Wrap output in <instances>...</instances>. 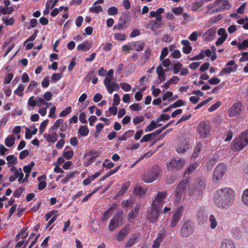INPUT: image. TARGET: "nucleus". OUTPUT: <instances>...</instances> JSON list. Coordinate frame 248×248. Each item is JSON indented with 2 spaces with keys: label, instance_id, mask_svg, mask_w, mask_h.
Here are the masks:
<instances>
[{
  "label": "nucleus",
  "instance_id": "f257e3e1",
  "mask_svg": "<svg viewBox=\"0 0 248 248\" xmlns=\"http://www.w3.org/2000/svg\"><path fill=\"white\" fill-rule=\"evenodd\" d=\"M218 208H227L235 200V193L231 188L225 187L218 190Z\"/></svg>",
  "mask_w": 248,
  "mask_h": 248
},
{
  "label": "nucleus",
  "instance_id": "f03ea898",
  "mask_svg": "<svg viewBox=\"0 0 248 248\" xmlns=\"http://www.w3.org/2000/svg\"><path fill=\"white\" fill-rule=\"evenodd\" d=\"M161 172L160 167L158 166L153 167L142 175V180L146 183H153L160 178Z\"/></svg>",
  "mask_w": 248,
  "mask_h": 248
},
{
  "label": "nucleus",
  "instance_id": "7ed1b4c3",
  "mask_svg": "<svg viewBox=\"0 0 248 248\" xmlns=\"http://www.w3.org/2000/svg\"><path fill=\"white\" fill-rule=\"evenodd\" d=\"M113 70H109L107 73L108 76L104 80V84L109 93H112L114 90H118L120 88L119 84L115 80L111 81L113 75Z\"/></svg>",
  "mask_w": 248,
  "mask_h": 248
},
{
  "label": "nucleus",
  "instance_id": "20e7f679",
  "mask_svg": "<svg viewBox=\"0 0 248 248\" xmlns=\"http://www.w3.org/2000/svg\"><path fill=\"white\" fill-rule=\"evenodd\" d=\"M187 179L183 180L179 183L177 187H176L175 190L174 201L176 204L180 202L182 198V194L186 191V188L187 186Z\"/></svg>",
  "mask_w": 248,
  "mask_h": 248
},
{
  "label": "nucleus",
  "instance_id": "39448f33",
  "mask_svg": "<svg viewBox=\"0 0 248 248\" xmlns=\"http://www.w3.org/2000/svg\"><path fill=\"white\" fill-rule=\"evenodd\" d=\"M161 209L153 205L148 208L147 211L146 218L151 223H155L157 222Z\"/></svg>",
  "mask_w": 248,
  "mask_h": 248
},
{
  "label": "nucleus",
  "instance_id": "423d86ee",
  "mask_svg": "<svg viewBox=\"0 0 248 248\" xmlns=\"http://www.w3.org/2000/svg\"><path fill=\"white\" fill-rule=\"evenodd\" d=\"M204 182L201 180H197L192 187L188 191V195L190 196H199L202 193L204 189Z\"/></svg>",
  "mask_w": 248,
  "mask_h": 248
},
{
  "label": "nucleus",
  "instance_id": "0eeeda50",
  "mask_svg": "<svg viewBox=\"0 0 248 248\" xmlns=\"http://www.w3.org/2000/svg\"><path fill=\"white\" fill-rule=\"evenodd\" d=\"M185 164V160L182 159L171 158L166 162V166L169 170H179Z\"/></svg>",
  "mask_w": 248,
  "mask_h": 248
},
{
  "label": "nucleus",
  "instance_id": "6e6552de",
  "mask_svg": "<svg viewBox=\"0 0 248 248\" xmlns=\"http://www.w3.org/2000/svg\"><path fill=\"white\" fill-rule=\"evenodd\" d=\"M194 231V223L188 220L182 225L180 234L182 237H188L193 233Z\"/></svg>",
  "mask_w": 248,
  "mask_h": 248
},
{
  "label": "nucleus",
  "instance_id": "1a4fd4ad",
  "mask_svg": "<svg viewBox=\"0 0 248 248\" xmlns=\"http://www.w3.org/2000/svg\"><path fill=\"white\" fill-rule=\"evenodd\" d=\"M243 135H240L233 140L232 150L234 151L242 150L247 145V142L244 139Z\"/></svg>",
  "mask_w": 248,
  "mask_h": 248
},
{
  "label": "nucleus",
  "instance_id": "9d476101",
  "mask_svg": "<svg viewBox=\"0 0 248 248\" xmlns=\"http://www.w3.org/2000/svg\"><path fill=\"white\" fill-rule=\"evenodd\" d=\"M123 223V212L121 215H115L110 220L108 225V229L112 232L117 228L121 226Z\"/></svg>",
  "mask_w": 248,
  "mask_h": 248
},
{
  "label": "nucleus",
  "instance_id": "9b49d317",
  "mask_svg": "<svg viewBox=\"0 0 248 248\" xmlns=\"http://www.w3.org/2000/svg\"><path fill=\"white\" fill-rule=\"evenodd\" d=\"M184 207L183 206H179L175 210L172 216L170 226L173 228L178 223L181 217L182 216Z\"/></svg>",
  "mask_w": 248,
  "mask_h": 248
},
{
  "label": "nucleus",
  "instance_id": "f8f14e48",
  "mask_svg": "<svg viewBox=\"0 0 248 248\" xmlns=\"http://www.w3.org/2000/svg\"><path fill=\"white\" fill-rule=\"evenodd\" d=\"M167 197V193L164 191H159L155 197V200L152 203V205L161 209L165 199Z\"/></svg>",
  "mask_w": 248,
  "mask_h": 248
},
{
  "label": "nucleus",
  "instance_id": "ddd939ff",
  "mask_svg": "<svg viewBox=\"0 0 248 248\" xmlns=\"http://www.w3.org/2000/svg\"><path fill=\"white\" fill-rule=\"evenodd\" d=\"M198 131L202 137L205 138L210 133V126L206 123H202L198 126Z\"/></svg>",
  "mask_w": 248,
  "mask_h": 248
},
{
  "label": "nucleus",
  "instance_id": "4468645a",
  "mask_svg": "<svg viewBox=\"0 0 248 248\" xmlns=\"http://www.w3.org/2000/svg\"><path fill=\"white\" fill-rule=\"evenodd\" d=\"M208 214L204 209H200L197 213V219L200 225L204 224L207 220Z\"/></svg>",
  "mask_w": 248,
  "mask_h": 248
},
{
  "label": "nucleus",
  "instance_id": "2eb2a0df",
  "mask_svg": "<svg viewBox=\"0 0 248 248\" xmlns=\"http://www.w3.org/2000/svg\"><path fill=\"white\" fill-rule=\"evenodd\" d=\"M242 104L239 102L234 103L229 111L230 117H234L240 114L242 110Z\"/></svg>",
  "mask_w": 248,
  "mask_h": 248
},
{
  "label": "nucleus",
  "instance_id": "dca6fc26",
  "mask_svg": "<svg viewBox=\"0 0 248 248\" xmlns=\"http://www.w3.org/2000/svg\"><path fill=\"white\" fill-rule=\"evenodd\" d=\"M191 147V145L186 140H184L177 145L176 150L178 153L183 154Z\"/></svg>",
  "mask_w": 248,
  "mask_h": 248
},
{
  "label": "nucleus",
  "instance_id": "f3484780",
  "mask_svg": "<svg viewBox=\"0 0 248 248\" xmlns=\"http://www.w3.org/2000/svg\"><path fill=\"white\" fill-rule=\"evenodd\" d=\"M140 239V234H134L125 243V247L127 248L132 247L135 244L138 243Z\"/></svg>",
  "mask_w": 248,
  "mask_h": 248
},
{
  "label": "nucleus",
  "instance_id": "a211bd4d",
  "mask_svg": "<svg viewBox=\"0 0 248 248\" xmlns=\"http://www.w3.org/2000/svg\"><path fill=\"white\" fill-rule=\"evenodd\" d=\"M229 0H218V12L229 10L231 7Z\"/></svg>",
  "mask_w": 248,
  "mask_h": 248
},
{
  "label": "nucleus",
  "instance_id": "6ab92c4d",
  "mask_svg": "<svg viewBox=\"0 0 248 248\" xmlns=\"http://www.w3.org/2000/svg\"><path fill=\"white\" fill-rule=\"evenodd\" d=\"M227 170V165L224 163L218 164V180L221 179Z\"/></svg>",
  "mask_w": 248,
  "mask_h": 248
},
{
  "label": "nucleus",
  "instance_id": "aec40b11",
  "mask_svg": "<svg viewBox=\"0 0 248 248\" xmlns=\"http://www.w3.org/2000/svg\"><path fill=\"white\" fill-rule=\"evenodd\" d=\"M129 225H127L124 228L122 229L118 233L117 239L121 241H123L124 238L128 234L129 230Z\"/></svg>",
  "mask_w": 248,
  "mask_h": 248
},
{
  "label": "nucleus",
  "instance_id": "412c9836",
  "mask_svg": "<svg viewBox=\"0 0 248 248\" xmlns=\"http://www.w3.org/2000/svg\"><path fill=\"white\" fill-rule=\"evenodd\" d=\"M91 46H92L91 42L87 41H85L78 46L77 49L78 51H87L90 50Z\"/></svg>",
  "mask_w": 248,
  "mask_h": 248
},
{
  "label": "nucleus",
  "instance_id": "4be33fe9",
  "mask_svg": "<svg viewBox=\"0 0 248 248\" xmlns=\"http://www.w3.org/2000/svg\"><path fill=\"white\" fill-rule=\"evenodd\" d=\"M220 248H235V247L232 240L225 239L221 243Z\"/></svg>",
  "mask_w": 248,
  "mask_h": 248
},
{
  "label": "nucleus",
  "instance_id": "5701e85b",
  "mask_svg": "<svg viewBox=\"0 0 248 248\" xmlns=\"http://www.w3.org/2000/svg\"><path fill=\"white\" fill-rule=\"evenodd\" d=\"M133 49H135L137 51H140L143 50L145 44L140 41H136L132 42Z\"/></svg>",
  "mask_w": 248,
  "mask_h": 248
},
{
  "label": "nucleus",
  "instance_id": "b1692460",
  "mask_svg": "<svg viewBox=\"0 0 248 248\" xmlns=\"http://www.w3.org/2000/svg\"><path fill=\"white\" fill-rule=\"evenodd\" d=\"M232 234L234 238L239 239L243 237V233L239 228H235L232 229Z\"/></svg>",
  "mask_w": 248,
  "mask_h": 248
},
{
  "label": "nucleus",
  "instance_id": "393cba45",
  "mask_svg": "<svg viewBox=\"0 0 248 248\" xmlns=\"http://www.w3.org/2000/svg\"><path fill=\"white\" fill-rule=\"evenodd\" d=\"M78 173V172L77 170L70 172L69 174L66 175L65 177L62 179L61 181L62 183L63 184H66L71 179L75 177V175Z\"/></svg>",
  "mask_w": 248,
  "mask_h": 248
},
{
  "label": "nucleus",
  "instance_id": "a878e982",
  "mask_svg": "<svg viewBox=\"0 0 248 248\" xmlns=\"http://www.w3.org/2000/svg\"><path fill=\"white\" fill-rule=\"evenodd\" d=\"M119 22H120L121 24H123L124 26H125L126 28H127L130 22V19L128 15H123L122 16H121V17L119 18Z\"/></svg>",
  "mask_w": 248,
  "mask_h": 248
},
{
  "label": "nucleus",
  "instance_id": "bb28decb",
  "mask_svg": "<svg viewBox=\"0 0 248 248\" xmlns=\"http://www.w3.org/2000/svg\"><path fill=\"white\" fill-rule=\"evenodd\" d=\"M134 191L137 195L140 196V197L144 196L147 192V190L145 188L138 185L135 187Z\"/></svg>",
  "mask_w": 248,
  "mask_h": 248
},
{
  "label": "nucleus",
  "instance_id": "cd10ccee",
  "mask_svg": "<svg viewBox=\"0 0 248 248\" xmlns=\"http://www.w3.org/2000/svg\"><path fill=\"white\" fill-rule=\"evenodd\" d=\"M160 26V24L155 20H151L147 25L146 28L150 29L153 31H155Z\"/></svg>",
  "mask_w": 248,
  "mask_h": 248
},
{
  "label": "nucleus",
  "instance_id": "c85d7f7f",
  "mask_svg": "<svg viewBox=\"0 0 248 248\" xmlns=\"http://www.w3.org/2000/svg\"><path fill=\"white\" fill-rule=\"evenodd\" d=\"M237 66L235 65L233 67H225L222 69L219 73L220 76H222L224 74H228L232 72H234L237 70Z\"/></svg>",
  "mask_w": 248,
  "mask_h": 248
},
{
  "label": "nucleus",
  "instance_id": "c756f323",
  "mask_svg": "<svg viewBox=\"0 0 248 248\" xmlns=\"http://www.w3.org/2000/svg\"><path fill=\"white\" fill-rule=\"evenodd\" d=\"M44 137L48 142H55L58 140L57 134L56 133L53 134H45Z\"/></svg>",
  "mask_w": 248,
  "mask_h": 248
},
{
  "label": "nucleus",
  "instance_id": "7c9ffc66",
  "mask_svg": "<svg viewBox=\"0 0 248 248\" xmlns=\"http://www.w3.org/2000/svg\"><path fill=\"white\" fill-rule=\"evenodd\" d=\"M202 148V144L201 142H199L196 145L194 152L191 155V157L194 158H196L199 155Z\"/></svg>",
  "mask_w": 248,
  "mask_h": 248
},
{
  "label": "nucleus",
  "instance_id": "2f4dec72",
  "mask_svg": "<svg viewBox=\"0 0 248 248\" xmlns=\"http://www.w3.org/2000/svg\"><path fill=\"white\" fill-rule=\"evenodd\" d=\"M15 142V138L11 136H8L5 140V144L6 146L10 147L12 146Z\"/></svg>",
  "mask_w": 248,
  "mask_h": 248
},
{
  "label": "nucleus",
  "instance_id": "473e14b6",
  "mask_svg": "<svg viewBox=\"0 0 248 248\" xmlns=\"http://www.w3.org/2000/svg\"><path fill=\"white\" fill-rule=\"evenodd\" d=\"M243 203L247 206H248V188L243 191L241 197Z\"/></svg>",
  "mask_w": 248,
  "mask_h": 248
},
{
  "label": "nucleus",
  "instance_id": "72a5a7b5",
  "mask_svg": "<svg viewBox=\"0 0 248 248\" xmlns=\"http://www.w3.org/2000/svg\"><path fill=\"white\" fill-rule=\"evenodd\" d=\"M166 236V230L164 228H162L159 231V232L158 233L156 239L159 240L160 242H162Z\"/></svg>",
  "mask_w": 248,
  "mask_h": 248
},
{
  "label": "nucleus",
  "instance_id": "f704fd0d",
  "mask_svg": "<svg viewBox=\"0 0 248 248\" xmlns=\"http://www.w3.org/2000/svg\"><path fill=\"white\" fill-rule=\"evenodd\" d=\"M217 158L215 156L212 157L207 163V170H212L213 166L216 163Z\"/></svg>",
  "mask_w": 248,
  "mask_h": 248
},
{
  "label": "nucleus",
  "instance_id": "c9c22d12",
  "mask_svg": "<svg viewBox=\"0 0 248 248\" xmlns=\"http://www.w3.org/2000/svg\"><path fill=\"white\" fill-rule=\"evenodd\" d=\"M78 132L82 136H86L89 132V130L87 126L81 125L78 129Z\"/></svg>",
  "mask_w": 248,
  "mask_h": 248
},
{
  "label": "nucleus",
  "instance_id": "e433bc0d",
  "mask_svg": "<svg viewBox=\"0 0 248 248\" xmlns=\"http://www.w3.org/2000/svg\"><path fill=\"white\" fill-rule=\"evenodd\" d=\"M27 229V227H23L20 230L19 233L16 236V239H18L17 237H21L22 239H25V238H26L28 235L27 233H26Z\"/></svg>",
  "mask_w": 248,
  "mask_h": 248
},
{
  "label": "nucleus",
  "instance_id": "4c0bfd02",
  "mask_svg": "<svg viewBox=\"0 0 248 248\" xmlns=\"http://www.w3.org/2000/svg\"><path fill=\"white\" fill-rule=\"evenodd\" d=\"M165 10L163 8H158L156 11H151L150 13V15L152 17H155L156 16H159L164 13Z\"/></svg>",
  "mask_w": 248,
  "mask_h": 248
},
{
  "label": "nucleus",
  "instance_id": "58836bf2",
  "mask_svg": "<svg viewBox=\"0 0 248 248\" xmlns=\"http://www.w3.org/2000/svg\"><path fill=\"white\" fill-rule=\"evenodd\" d=\"M238 48L239 50H245L248 48V39H245L242 43L238 44Z\"/></svg>",
  "mask_w": 248,
  "mask_h": 248
},
{
  "label": "nucleus",
  "instance_id": "ea45409f",
  "mask_svg": "<svg viewBox=\"0 0 248 248\" xmlns=\"http://www.w3.org/2000/svg\"><path fill=\"white\" fill-rule=\"evenodd\" d=\"M209 222H210V227L212 229H214L217 227L216 219L214 215H210L209 217Z\"/></svg>",
  "mask_w": 248,
  "mask_h": 248
},
{
  "label": "nucleus",
  "instance_id": "a19ab883",
  "mask_svg": "<svg viewBox=\"0 0 248 248\" xmlns=\"http://www.w3.org/2000/svg\"><path fill=\"white\" fill-rule=\"evenodd\" d=\"M183 67L182 64H181L180 62H178L176 63H175L173 65V72L174 74H177L179 73L180 70L181 69V68Z\"/></svg>",
  "mask_w": 248,
  "mask_h": 248
},
{
  "label": "nucleus",
  "instance_id": "79ce46f5",
  "mask_svg": "<svg viewBox=\"0 0 248 248\" xmlns=\"http://www.w3.org/2000/svg\"><path fill=\"white\" fill-rule=\"evenodd\" d=\"M6 160L8 161V163H10L13 165L17 164V159L14 155H9L6 157Z\"/></svg>",
  "mask_w": 248,
  "mask_h": 248
},
{
  "label": "nucleus",
  "instance_id": "37998d69",
  "mask_svg": "<svg viewBox=\"0 0 248 248\" xmlns=\"http://www.w3.org/2000/svg\"><path fill=\"white\" fill-rule=\"evenodd\" d=\"M198 167V163H195L190 165L186 170L185 171L184 174H190Z\"/></svg>",
  "mask_w": 248,
  "mask_h": 248
},
{
  "label": "nucleus",
  "instance_id": "c03bdc74",
  "mask_svg": "<svg viewBox=\"0 0 248 248\" xmlns=\"http://www.w3.org/2000/svg\"><path fill=\"white\" fill-rule=\"evenodd\" d=\"M24 90V86L22 84H19L17 88L15 91L14 93L15 94H17L19 96H23V91Z\"/></svg>",
  "mask_w": 248,
  "mask_h": 248
},
{
  "label": "nucleus",
  "instance_id": "a18cd8bd",
  "mask_svg": "<svg viewBox=\"0 0 248 248\" xmlns=\"http://www.w3.org/2000/svg\"><path fill=\"white\" fill-rule=\"evenodd\" d=\"M49 121L47 119L45 120L44 121L40 124V127H39V133L40 134H42L45 128H46Z\"/></svg>",
  "mask_w": 248,
  "mask_h": 248
},
{
  "label": "nucleus",
  "instance_id": "49530a36",
  "mask_svg": "<svg viewBox=\"0 0 248 248\" xmlns=\"http://www.w3.org/2000/svg\"><path fill=\"white\" fill-rule=\"evenodd\" d=\"M156 125L155 124V122L154 121H152L151 123L146 127L145 129V131L146 132L152 131L154 129L156 128Z\"/></svg>",
  "mask_w": 248,
  "mask_h": 248
},
{
  "label": "nucleus",
  "instance_id": "de8ad7c7",
  "mask_svg": "<svg viewBox=\"0 0 248 248\" xmlns=\"http://www.w3.org/2000/svg\"><path fill=\"white\" fill-rule=\"evenodd\" d=\"M121 88L125 92H129L131 90L132 87L128 83L122 82L120 83Z\"/></svg>",
  "mask_w": 248,
  "mask_h": 248
},
{
  "label": "nucleus",
  "instance_id": "09e8293b",
  "mask_svg": "<svg viewBox=\"0 0 248 248\" xmlns=\"http://www.w3.org/2000/svg\"><path fill=\"white\" fill-rule=\"evenodd\" d=\"M38 85V83L37 82L34 81V80H31L30 82V83L29 84V86H28V88H27V91L28 92H31L32 91V90L37 87V86Z\"/></svg>",
  "mask_w": 248,
  "mask_h": 248
},
{
  "label": "nucleus",
  "instance_id": "8fccbe9b",
  "mask_svg": "<svg viewBox=\"0 0 248 248\" xmlns=\"http://www.w3.org/2000/svg\"><path fill=\"white\" fill-rule=\"evenodd\" d=\"M132 44V42L131 43H129L127 45H124L122 47V50L124 52H128L132 49H133V45Z\"/></svg>",
  "mask_w": 248,
  "mask_h": 248
},
{
  "label": "nucleus",
  "instance_id": "3c124183",
  "mask_svg": "<svg viewBox=\"0 0 248 248\" xmlns=\"http://www.w3.org/2000/svg\"><path fill=\"white\" fill-rule=\"evenodd\" d=\"M138 214L136 212H134V210H132L130 212L127 216L128 220L129 221H132V220H134L138 216Z\"/></svg>",
  "mask_w": 248,
  "mask_h": 248
},
{
  "label": "nucleus",
  "instance_id": "603ef678",
  "mask_svg": "<svg viewBox=\"0 0 248 248\" xmlns=\"http://www.w3.org/2000/svg\"><path fill=\"white\" fill-rule=\"evenodd\" d=\"M108 111L109 114H108L107 112H106V116L107 117H109L111 114H112L114 115H115L117 113V108L115 107H111L109 108Z\"/></svg>",
  "mask_w": 248,
  "mask_h": 248
},
{
  "label": "nucleus",
  "instance_id": "864d4df0",
  "mask_svg": "<svg viewBox=\"0 0 248 248\" xmlns=\"http://www.w3.org/2000/svg\"><path fill=\"white\" fill-rule=\"evenodd\" d=\"M74 155V152L73 150H70L68 151H64L63 153V156L66 159H70Z\"/></svg>",
  "mask_w": 248,
  "mask_h": 248
},
{
  "label": "nucleus",
  "instance_id": "5fc2aeb1",
  "mask_svg": "<svg viewBox=\"0 0 248 248\" xmlns=\"http://www.w3.org/2000/svg\"><path fill=\"white\" fill-rule=\"evenodd\" d=\"M90 10L95 13H98L99 12H102L103 9L102 7L100 5L98 6H93V7L90 8Z\"/></svg>",
  "mask_w": 248,
  "mask_h": 248
},
{
  "label": "nucleus",
  "instance_id": "6e6d98bb",
  "mask_svg": "<svg viewBox=\"0 0 248 248\" xmlns=\"http://www.w3.org/2000/svg\"><path fill=\"white\" fill-rule=\"evenodd\" d=\"M108 13L109 15H115L118 13V9L115 6H112L108 9Z\"/></svg>",
  "mask_w": 248,
  "mask_h": 248
},
{
  "label": "nucleus",
  "instance_id": "4d7b16f0",
  "mask_svg": "<svg viewBox=\"0 0 248 248\" xmlns=\"http://www.w3.org/2000/svg\"><path fill=\"white\" fill-rule=\"evenodd\" d=\"M24 188L21 187H18L14 193V196L16 198H19L22 194Z\"/></svg>",
  "mask_w": 248,
  "mask_h": 248
},
{
  "label": "nucleus",
  "instance_id": "13d9d810",
  "mask_svg": "<svg viewBox=\"0 0 248 248\" xmlns=\"http://www.w3.org/2000/svg\"><path fill=\"white\" fill-rule=\"evenodd\" d=\"M49 85V77H46L42 81V86L44 88H46L48 87Z\"/></svg>",
  "mask_w": 248,
  "mask_h": 248
},
{
  "label": "nucleus",
  "instance_id": "bf43d9fd",
  "mask_svg": "<svg viewBox=\"0 0 248 248\" xmlns=\"http://www.w3.org/2000/svg\"><path fill=\"white\" fill-rule=\"evenodd\" d=\"M129 108L133 111H139L141 109V107L138 103H134L129 106Z\"/></svg>",
  "mask_w": 248,
  "mask_h": 248
},
{
  "label": "nucleus",
  "instance_id": "052dcab7",
  "mask_svg": "<svg viewBox=\"0 0 248 248\" xmlns=\"http://www.w3.org/2000/svg\"><path fill=\"white\" fill-rule=\"evenodd\" d=\"M144 120V117L143 116H137L133 119V123L136 125L141 123Z\"/></svg>",
  "mask_w": 248,
  "mask_h": 248
},
{
  "label": "nucleus",
  "instance_id": "680f3d73",
  "mask_svg": "<svg viewBox=\"0 0 248 248\" xmlns=\"http://www.w3.org/2000/svg\"><path fill=\"white\" fill-rule=\"evenodd\" d=\"M72 111V108L70 107H68L66 108V109L62 110L61 111L59 114L61 117H64L66 116L67 114L70 113Z\"/></svg>",
  "mask_w": 248,
  "mask_h": 248
},
{
  "label": "nucleus",
  "instance_id": "e2e57ef3",
  "mask_svg": "<svg viewBox=\"0 0 248 248\" xmlns=\"http://www.w3.org/2000/svg\"><path fill=\"white\" fill-rule=\"evenodd\" d=\"M168 54V50L167 47H164L161 51V53L160 56V60H163Z\"/></svg>",
  "mask_w": 248,
  "mask_h": 248
},
{
  "label": "nucleus",
  "instance_id": "0e129e2a",
  "mask_svg": "<svg viewBox=\"0 0 248 248\" xmlns=\"http://www.w3.org/2000/svg\"><path fill=\"white\" fill-rule=\"evenodd\" d=\"M242 57L240 58V62H245L248 61V52H244L241 53Z\"/></svg>",
  "mask_w": 248,
  "mask_h": 248
},
{
  "label": "nucleus",
  "instance_id": "69168bd1",
  "mask_svg": "<svg viewBox=\"0 0 248 248\" xmlns=\"http://www.w3.org/2000/svg\"><path fill=\"white\" fill-rule=\"evenodd\" d=\"M28 104L29 106L34 107L37 104V100L34 99V96H31L28 100Z\"/></svg>",
  "mask_w": 248,
  "mask_h": 248
},
{
  "label": "nucleus",
  "instance_id": "338daca9",
  "mask_svg": "<svg viewBox=\"0 0 248 248\" xmlns=\"http://www.w3.org/2000/svg\"><path fill=\"white\" fill-rule=\"evenodd\" d=\"M115 38L117 40L124 41L126 39L125 34L120 33H117L115 34Z\"/></svg>",
  "mask_w": 248,
  "mask_h": 248
},
{
  "label": "nucleus",
  "instance_id": "774afa93",
  "mask_svg": "<svg viewBox=\"0 0 248 248\" xmlns=\"http://www.w3.org/2000/svg\"><path fill=\"white\" fill-rule=\"evenodd\" d=\"M203 5V3L200 1H195L193 3L192 10L196 11L202 7Z\"/></svg>",
  "mask_w": 248,
  "mask_h": 248
}]
</instances>
